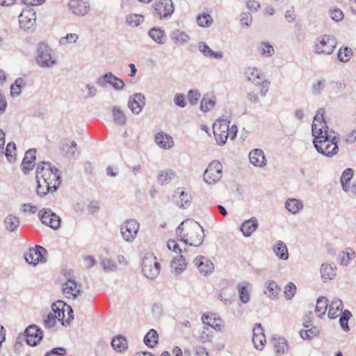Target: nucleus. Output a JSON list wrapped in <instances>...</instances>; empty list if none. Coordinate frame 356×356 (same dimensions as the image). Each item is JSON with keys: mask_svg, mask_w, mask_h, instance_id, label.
Here are the masks:
<instances>
[{"mask_svg": "<svg viewBox=\"0 0 356 356\" xmlns=\"http://www.w3.org/2000/svg\"><path fill=\"white\" fill-rule=\"evenodd\" d=\"M186 266L187 263L185 260V258L182 255H179L177 257H175L172 261L170 265L172 272L176 275L181 274L184 270H186Z\"/></svg>", "mask_w": 356, "mask_h": 356, "instance_id": "29", "label": "nucleus"}, {"mask_svg": "<svg viewBox=\"0 0 356 356\" xmlns=\"http://www.w3.org/2000/svg\"><path fill=\"white\" fill-rule=\"evenodd\" d=\"M79 36L76 33H69L66 36L63 37L60 39L59 42L60 44H66L69 42H76L78 40Z\"/></svg>", "mask_w": 356, "mask_h": 356, "instance_id": "64", "label": "nucleus"}, {"mask_svg": "<svg viewBox=\"0 0 356 356\" xmlns=\"http://www.w3.org/2000/svg\"><path fill=\"white\" fill-rule=\"evenodd\" d=\"M155 142L161 148L170 149L174 145L172 138L162 132L158 133L155 136Z\"/></svg>", "mask_w": 356, "mask_h": 356, "instance_id": "32", "label": "nucleus"}, {"mask_svg": "<svg viewBox=\"0 0 356 356\" xmlns=\"http://www.w3.org/2000/svg\"><path fill=\"white\" fill-rule=\"evenodd\" d=\"M197 49L205 57L216 59H221L223 58V52L213 51L204 42H199L197 43Z\"/></svg>", "mask_w": 356, "mask_h": 356, "instance_id": "27", "label": "nucleus"}, {"mask_svg": "<svg viewBox=\"0 0 356 356\" xmlns=\"http://www.w3.org/2000/svg\"><path fill=\"white\" fill-rule=\"evenodd\" d=\"M213 337V331L209 327H204L200 336L199 339L202 343L210 342Z\"/></svg>", "mask_w": 356, "mask_h": 356, "instance_id": "57", "label": "nucleus"}, {"mask_svg": "<svg viewBox=\"0 0 356 356\" xmlns=\"http://www.w3.org/2000/svg\"><path fill=\"white\" fill-rule=\"evenodd\" d=\"M252 342L257 350L263 348L266 342V337L261 323H257L253 329Z\"/></svg>", "mask_w": 356, "mask_h": 356, "instance_id": "22", "label": "nucleus"}, {"mask_svg": "<svg viewBox=\"0 0 356 356\" xmlns=\"http://www.w3.org/2000/svg\"><path fill=\"white\" fill-rule=\"evenodd\" d=\"M97 84L104 88L108 84L116 90H121L124 87V81L110 72L99 76L97 79Z\"/></svg>", "mask_w": 356, "mask_h": 356, "instance_id": "13", "label": "nucleus"}, {"mask_svg": "<svg viewBox=\"0 0 356 356\" xmlns=\"http://www.w3.org/2000/svg\"><path fill=\"white\" fill-rule=\"evenodd\" d=\"M245 75L247 79L260 88V95L266 97L270 85L267 79L261 80V72L255 67H248L245 69Z\"/></svg>", "mask_w": 356, "mask_h": 356, "instance_id": "4", "label": "nucleus"}, {"mask_svg": "<svg viewBox=\"0 0 356 356\" xmlns=\"http://www.w3.org/2000/svg\"><path fill=\"white\" fill-rule=\"evenodd\" d=\"M328 308V300L326 297L320 296L316 300V304L315 307V312L318 316L321 318L325 314V312Z\"/></svg>", "mask_w": 356, "mask_h": 356, "instance_id": "40", "label": "nucleus"}, {"mask_svg": "<svg viewBox=\"0 0 356 356\" xmlns=\"http://www.w3.org/2000/svg\"><path fill=\"white\" fill-rule=\"evenodd\" d=\"M343 307L342 301L337 298H334L328 305V317L332 319L337 318L343 312Z\"/></svg>", "mask_w": 356, "mask_h": 356, "instance_id": "24", "label": "nucleus"}, {"mask_svg": "<svg viewBox=\"0 0 356 356\" xmlns=\"http://www.w3.org/2000/svg\"><path fill=\"white\" fill-rule=\"evenodd\" d=\"M112 115L113 121L116 124L123 126L126 124V115L119 106H115L113 107Z\"/></svg>", "mask_w": 356, "mask_h": 356, "instance_id": "41", "label": "nucleus"}, {"mask_svg": "<svg viewBox=\"0 0 356 356\" xmlns=\"http://www.w3.org/2000/svg\"><path fill=\"white\" fill-rule=\"evenodd\" d=\"M296 291V286L293 282L288 283L284 287V296L287 300H291Z\"/></svg>", "mask_w": 356, "mask_h": 356, "instance_id": "62", "label": "nucleus"}, {"mask_svg": "<svg viewBox=\"0 0 356 356\" xmlns=\"http://www.w3.org/2000/svg\"><path fill=\"white\" fill-rule=\"evenodd\" d=\"M35 178L46 179L47 182L53 185V191H56L61 184L58 169L51 166L49 162L42 161L37 164Z\"/></svg>", "mask_w": 356, "mask_h": 356, "instance_id": "3", "label": "nucleus"}, {"mask_svg": "<svg viewBox=\"0 0 356 356\" xmlns=\"http://www.w3.org/2000/svg\"><path fill=\"white\" fill-rule=\"evenodd\" d=\"M175 177V172L172 170L168 169L161 170L158 175V181L160 184L164 185L169 183Z\"/></svg>", "mask_w": 356, "mask_h": 356, "instance_id": "44", "label": "nucleus"}, {"mask_svg": "<svg viewBox=\"0 0 356 356\" xmlns=\"http://www.w3.org/2000/svg\"><path fill=\"white\" fill-rule=\"evenodd\" d=\"M49 47L44 43H40L38 48L37 63L42 67H50L56 63L52 58Z\"/></svg>", "mask_w": 356, "mask_h": 356, "instance_id": "11", "label": "nucleus"}, {"mask_svg": "<svg viewBox=\"0 0 356 356\" xmlns=\"http://www.w3.org/2000/svg\"><path fill=\"white\" fill-rule=\"evenodd\" d=\"M273 346L277 353H284L287 348L286 341L283 337H273Z\"/></svg>", "mask_w": 356, "mask_h": 356, "instance_id": "52", "label": "nucleus"}, {"mask_svg": "<svg viewBox=\"0 0 356 356\" xmlns=\"http://www.w3.org/2000/svg\"><path fill=\"white\" fill-rule=\"evenodd\" d=\"M161 266L153 254H147L142 261V271L148 279H154L160 273Z\"/></svg>", "mask_w": 356, "mask_h": 356, "instance_id": "7", "label": "nucleus"}, {"mask_svg": "<svg viewBox=\"0 0 356 356\" xmlns=\"http://www.w3.org/2000/svg\"><path fill=\"white\" fill-rule=\"evenodd\" d=\"M23 85H24V80L21 77L17 78L10 86V95L13 97L19 96Z\"/></svg>", "mask_w": 356, "mask_h": 356, "instance_id": "55", "label": "nucleus"}, {"mask_svg": "<svg viewBox=\"0 0 356 356\" xmlns=\"http://www.w3.org/2000/svg\"><path fill=\"white\" fill-rule=\"evenodd\" d=\"M177 191H179V189ZM177 193L179 194V201L177 202V205L182 209L188 208L192 202L191 194L184 191L181 192L177 191Z\"/></svg>", "mask_w": 356, "mask_h": 356, "instance_id": "47", "label": "nucleus"}, {"mask_svg": "<svg viewBox=\"0 0 356 356\" xmlns=\"http://www.w3.org/2000/svg\"><path fill=\"white\" fill-rule=\"evenodd\" d=\"M159 334L157 332L151 329L144 337L143 341L145 344L149 347L153 348L158 343Z\"/></svg>", "mask_w": 356, "mask_h": 356, "instance_id": "42", "label": "nucleus"}, {"mask_svg": "<svg viewBox=\"0 0 356 356\" xmlns=\"http://www.w3.org/2000/svg\"><path fill=\"white\" fill-rule=\"evenodd\" d=\"M284 207L289 213L296 215L303 209L304 204L300 200L289 198L285 202Z\"/></svg>", "mask_w": 356, "mask_h": 356, "instance_id": "25", "label": "nucleus"}, {"mask_svg": "<svg viewBox=\"0 0 356 356\" xmlns=\"http://www.w3.org/2000/svg\"><path fill=\"white\" fill-rule=\"evenodd\" d=\"M197 23L201 27H209L213 23V18L209 14L204 13L197 15Z\"/></svg>", "mask_w": 356, "mask_h": 356, "instance_id": "53", "label": "nucleus"}, {"mask_svg": "<svg viewBox=\"0 0 356 356\" xmlns=\"http://www.w3.org/2000/svg\"><path fill=\"white\" fill-rule=\"evenodd\" d=\"M45 180L46 179L42 180L40 179H36V193L40 197L45 196L49 192H54L53 185L49 184V182H47Z\"/></svg>", "mask_w": 356, "mask_h": 356, "instance_id": "38", "label": "nucleus"}, {"mask_svg": "<svg viewBox=\"0 0 356 356\" xmlns=\"http://www.w3.org/2000/svg\"><path fill=\"white\" fill-rule=\"evenodd\" d=\"M220 125H218V123H213V134L216 138V140L217 143L220 145H223L225 144L227 138H228V132L225 133L224 131L219 130V127Z\"/></svg>", "mask_w": 356, "mask_h": 356, "instance_id": "45", "label": "nucleus"}, {"mask_svg": "<svg viewBox=\"0 0 356 356\" xmlns=\"http://www.w3.org/2000/svg\"><path fill=\"white\" fill-rule=\"evenodd\" d=\"M20 224L19 219L13 214L8 215L4 219L5 229L10 232H13L17 229Z\"/></svg>", "mask_w": 356, "mask_h": 356, "instance_id": "36", "label": "nucleus"}, {"mask_svg": "<svg viewBox=\"0 0 356 356\" xmlns=\"http://www.w3.org/2000/svg\"><path fill=\"white\" fill-rule=\"evenodd\" d=\"M68 7L75 15L84 16L90 10L88 0H70Z\"/></svg>", "mask_w": 356, "mask_h": 356, "instance_id": "18", "label": "nucleus"}, {"mask_svg": "<svg viewBox=\"0 0 356 356\" xmlns=\"http://www.w3.org/2000/svg\"><path fill=\"white\" fill-rule=\"evenodd\" d=\"M324 108H319L314 118L312 125L313 144L316 151L327 157H332L338 153L337 134L330 129L324 120Z\"/></svg>", "mask_w": 356, "mask_h": 356, "instance_id": "1", "label": "nucleus"}, {"mask_svg": "<svg viewBox=\"0 0 356 356\" xmlns=\"http://www.w3.org/2000/svg\"><path fill=\"white\" fill-rule=\"evenodd\" d=\"M258 226L257 218L252 217L241 224V231L245 236L248 237L258 228Z\"/></svg>", "mask_w": 356, "mask_h": 356, "instance_id": "26", "label": "nucleus"}, {"mask_svg": "<svg viewBox=\"0 0 356 356\" xmlns=\"http://www.w3.org/2000/svg\"><path fill=\"white\" fill-rule=\"evenodd\" d=\"M281 291L280 287L273 280H267L264 284V293L270 299H276Z\"/></svg>", "mask_w": 356, "mask_h": 356, "instance_id": "28", "label": "nucleus"}, {"mask_svg": "<svg viewBox=\"0 0 356 356\" xmlns=\"http://www.w3.org/2000/svg\"><path fill=\"white\" fill-rule=\"evenodd\" d=\"M140 228V224L134 219L126 220L120 225V234L123 240L127 243H132L136 238Z\"/></svg>", "mask_w": 356, "mask_h": 356, "instance_id": "8", "label": "nucleus"}, {"mask_svg": "<svg viewBox=\"0 0 356 356\" xmlns=\"http://www.w3.org/2000/svg\"><path fill=\"white\" fill-rule=\"evenodd\" d=\"M201 94L197 90H190L188 92V99L189 103L194 106L197 104L200 98Z\"/></svg>", "mask_w": 356, "mask_h": 356, "instance_id": "63", "label": "nucleus"}, {"mask_svg": "<svg viewBox=\"0 0 356 356\" xmlns=\"http://www.w3.org/2000/svg\"><path fill=\"white\" fill-rule=\"evenodd\" d=\"M330 17L331 19L335 22H341L343 19V13L341 9L336 7H332L330 8L329 10Z\"/></svg>", "mask_w": 356, "mask_h": 356, "instance_id": "58", "label": "nucleus"}, {"mask_svg": "<svg viewBox=\"0 0 356 356\" xmlns=\"http://www.w3.org/2000/svg\"><path fill=\"white\" fill-rule=\"evenodd\" d=\"M355 257V251L350 248H346L343 251L339 252L337 260L340 265L346 266Z\"/></svg>", "mask_w": 356, "mask_h": 356, "instance_id": "34", "label": "nucleus"}, {"mask_svg": "<svg viewBox=\"0 0 356 356\" xmlns=\"http://www.w3.org/2000/svg\"><path fill=\"white\" fill-rule=\"evenodd\" d=\"M148 35L156 43L163 44L166 42L164 31L160 28H152L148 31Z\"/></svg>", "mask_w": 356, "mask_h": 356, "instance_id": "39", "label": "nucleus"}, {"mask_svg": "<svg viewBox=\"0 0 356 356\" xmlns=\"http://www.w3.org/2000/svg\"><path fill=\"white\" fill-rule=\"evenodd\" d=\"M176 234L181 241L195 247L201 245L204 238L203 228L198 222L191 219L182 222L177 227Z\"/></svg>", "mask_w": 356, "mask_h": 356, "instance_id": "2", "label": "nucleus"}, {"mask_svg": "<svg viewBox=\"0 0 356 356\" xmlns=\"http://www.w3.org/2000/svg\"><path fill=\"white\" fill-rule=\"evenodd\" d=\"M352 316V314L349 310H344L340 316L339 323L340 326L344 332H348L350 330L348 326V321Z\"/></svg>", "mask_w": 356, "mask_h": 356, "instance_id": "51", "label": "nucleus"}, {"mask_svg": "<svg viewBox=\"0 0 356 356\" xmlns=\"http://www.w3.org/2000/svg\"><path fill=\"white\" fill-rule=\"evenodd\" d=\"M111 345L113 349L119 353L124 352L128 348L127 339L121 335H118L113 337L111 341Z\"/></svg>", "mask_w": 356, "mask_h": 356, "instance_id": "37", "label": "nucleus"}, {"mask_svg": "<svg viewBox=\"0 0 356 356\" xmlns=\"http://www.w3.org/2000/svg\"><path fill=\"white\" fill-rule=\"evenodd\" d=\"M47 254V250L40 245H36L31 248L24 254L25 261L31 265L36 266L40 262H45L46 259L44 255Z\"/></svg>", "mask_w": 356, "mask_h": 356, "instance_id": "14", "label": "nucleus"}, {"mask_svg": "<svg viewBox=\"0 0 356 356\" xmlns=\"http://www.w3.org/2000/svg\"><path fill=\"white\" fill-rule=\"evenodd\" d=\"M26 341L29 346H36L42 339L43 332L35 325H29L25 330Z\"/></svg>", "mask_w": 356, "mask_h": 356, "instance_id": "17", "label": "nucleus"}, {"mask_svg": "<svg viewBox=\"0 0 356 356\" xmlns=\"http://www.w3.org/2000/svg\"><path fill=\"white\" fill-rule=\"evenodd\" d=\"M102 266L106 272H113L117 269L115 262L110 259H105L102 261Z\"/></svg>", "mask_w": 356, "mask_h": 356, "instance_id": "60", "label": "nucleus"}, {"mask_svg": "<svg viewBox=\"0 0 356 356\" xmlns=\"http://www.w3.org/2000/svg\"><path fill=\"white\" fill-rule=\"evenodd\" d=\"M38 217L44 225L50 227L53 229H58L60 226V218L52 212L50 209L40 210Z\"/></svg>", "mask_w": 356, "mask_h": 356, "instance_id": "12", "label": "nucleus"}, {"mask_svg": "<svg viewBox=\"0 0 356 356\" xmlns=\"http://www.w3.org/2000/svg\"><path fill=\"white\" fill-rule=\"evenodd\" d=\"M61 150L65 156L70 159L76 158L79 154L77 151V144L75 141L63 143Z\"/></svg>", "mask_w": 356, "mask_h": 356, "instance_id": "35", "label": "nucleus"}, {"mask_svg": "<svg viewBox=\"0 0 356 356\" xmlns=\"http://www.w3.org/2000/svg\"><path fill=\"white\" fill-rule=\"evenodd\" d=\"M222 176V165L218 161H211L204 172V181L209 184L218 182Z\"/></svg>", "mask_w": 356, "mask_h": 356, "instance_id": "9", "label": "nucleus"}, {"mask_svg": "<svg viewBox=\"0 0 356 356\" xmlns=\"http://www.w3.org/2000/svg\"><path fill=\"white\" fill-rule=\"evenodd\" d=\"M35 19V13L32 10H23L19 15V27L24 31H33Z\"/></svg>", "mask_w": 356, "mask_h": 356, "instance_id": "15", "label": "nucleus"}, {"mask_svg": "<svg viewBox=\"0 0 356 356\" xmlns=\"http://www.w3.org/2000/svg\"><path fill=\"white\" fill-rule=\"evenodd\" d=\"M353 56V51L350 48L346 47L341 48L337 54L338 59L343 63L349 61Z\"/></svg>", "mask_w": 356, "mask_h": 356, "instance_id": "54", "label": "nucleus"}, {"mask_svg": "<svg viewBox=\"0 0 356 356\" xmlns=\"http://www.w3.org/2000/svg\"><path fill=\"white\" fill-rule=\"evenodd\" d=\"M202 321L204 324L207 325V327L213 328L216 330L220 331L222 327L221 323H217L216 318H212V315L209 316L207 314H203Z\"/></svg>", "mask_w": 356, "mask_h": 356, "instance_id": "46", "label": "nucleus"}, {"mask_svg": "<svg viewBox=\"0 0 356 356\" xmlns=\"http://www.w3.org/2000/svg\"><path fill=\"white\" fill-rule=\"evenodd\" d=\"M337 42L335 37L330 35H324L318 39L315 45V53L321 54H331Z\"/></svg>", "mask_w": 356, "mask_h": 356, "instance_id": "10", "label": "nucleus"}, {"mask_svg": "<svg viewBox=\"0 0 356 356\" xmlns=\"http://www.w3.org/2000/svg\"><path fill=\"white\" fill-rule=\"evenodd\" d=\"M258 51L263 56L270 57L273 55L275 51L270 43L264 42L258 47Z\"/></svg>", "mask_w": 356, "mask_h": 356, "instance_id": "50", "label": "nucleus"}, {"mask_svg": "<svg viewBox=\"0 0 356 356\" xmlns=\"http://www.w3.org/2000/svg\"><path fill=\"white\" fill-rule=\"evenodd\" d=\"M193 263L199 273L204 276L211 275L214 270L213 262L204 256L200 255L196 257Z\"/></svg>", "mask_w": 356, "mask_h": 356, "instance_id": "16", "label": "nucleus"}, {"mask_svg": "<svg viewBox=\"0 0 356 356\" xmlns=\"http://www.w3.org/2000/svg\"><path fill=\"white\" fill-rule=\"evenodd\" d=\"M251 288L252 286L250 283L248 282L240 283L237 285L239 299L244 304H246L250 301V291Z\"/></svg>", "mask_w": 356, "mask_h": 356, "instance_id": "30", "label": "nucleus"}, {"mask_svg": "<svg viewBox=\"0 0 356 356\" xmlns=\"http://www.w3.org/2000/svg\"><path fill=\"white\" fill-rule=\"evenodd\" d=\"M36 149L32 148L28 149L24 154V159L21 164V168L23 172L26 175L30 170H33L35 166Z\"/></svg>", "mask_w": 356, "mask_h": 356, "instance_id": "21", "label": "nucleus"}, {"mask_svg": "<svg viewBox=\"0 0 356 356\" xmlns=\"http://www.w3.org/2000/svg\"><path fill=\"white\" fill-rule=\"evenodd\" d=\"M250 163L254 166L263 167L266 165V159L264 152L260 149H254L249 154Z\"/></svg>", "mask_w": 356, "mask_h": 356, "instance_id": "23", "label": "nucleus"}, {"mask_svg": "<svg viewBox=\"0 0 356 356\" xmlns=\"http://www.w3.org/2000/svg\"><path fill=\"white\" fill-rule=\"evenodd\" d=\"M62 291L66 298L74 300L81 292V285H78L76 281L70 280L63 284Z\"/></svg>", "mask_w": 356, "mask_h": 356, "instance_id": "20", "label": "nucleus"}, {"mask_svg": "<svg viewBox=\"0 0 356 356\" xmlns=\"http://www.w3.org/2000/svg\"><path fill=\"white\" fill-rule=\"evenodd\" d=\"M15 143L13 142L8 143L6 147L5 155L9 161H11L15 159Z\"/></svg>", "mask_w": 356, "mask_h": 356, "instance_id": "59", "label": "nucleus"}, {"mask_svg": "<svg viewBox=\"0 0 356 356\" xmlns=\"http://www.w3.org/2000/svg\"><path fill=\"white\" fill-rule=\"evenodd\" d=\"M174 11L172 0H159L154 3L152 15L160 20H168Z\"/></svg>", "mask_w": 356, "mask_h": 356, "instance_id": "6", "label": "nucleus"}, {"mask_svg": "<svg viewBox=\"0 0 356 356\" xmlns=\"http://www.w3.org/2000/svg\"><path fill=\"white\" fill-rule=\"evenodd\" d=\"M215 104L214 99L210 98L208 95H204L200 102V109L202 111L207 113L214 107Z\"/></svg>", "mask_w": 356, "mask_h": 356, "instance_id": "49", "label": "nucleus"}, {"mask_svg": "<svg viewBox=\"0 0 356 356\" xmlns=\"http://www.w3.org/2000/svg\"><path fill=\"white\" fill-rule=\"evenodd\" d=\"M56 318L57 317L54 313L48 314L47 316L44 318V326L48 329L54 327L56 323Z\"/></svg>", "mask_w": 356, "mask_h": 356, "instance_id": "61", "label": "nucleus"}, {"mask_svg": "<svg viewBox=\"0 0 356 356\" xmlns=\"http://www.w3.org/2000/svg\"><path fill=\"white\" fill-rule=\"evenodd\" d=\"M53 312L56 316V318L64 326L70 325V322L74 318L72 308L62 300L54 302L51 305Z\"/></svg>", "mask_w": 356, "mask_h": 356, "instance_id": "5", "label": "nucleus"}, {"mask_svg": "<svg viewBox=\"0 0 356 356\" xmlns=\"http://www.w3.org/2000/svg\"><path fill=\"white\" fill-rule=\"evenodd\" d=\"M145 105V97L142 93H135L128 102V107L134 114H139Z\"/></svg>", "mask_w": 356, "mask_h": 356, "instance_id": "19", "label": "nucleus"}, {"mask_svg": "<svg viewBox=\"0 0 356 356\" xmlns=\"http://www.w3.org/2000/svg\"><path fill=\"white\" fill-rule=\"evenodd\" d=\"M143 20V15L136 14L129 15L126 19L127 23L133 27L138 26Z\"/></svg>", "mask_w": 356, "mask_h": 356, "instance_id": "56", "label": "nucleus"}, {"mask_svg": "<svg viewBox=\"0 0 356 356\" xmlns=\"http://www.w3.org/2000/svg\"><path fill=\"white\" fill-rule=\"evenodd\" d=\"M319 329L316 326H311L306 330L300 331V336L304 340H311L319 334Z\"/></svg>", "mask_w": 356, "mask_h": 356, "instance_id": "48", "label": "nucleus"}, {"mask_svg": "<svg viewBox=\"0 0 356 356\" xmlns=\"http://www.w3.org/2000/svg\"><path fill=\"white\" fill-rule=\"evenodd\" d=\"M337 267L334 264H323L321 267V277L324 282L329 281L336 276Z\"/></svg>", "mask_w": 356, "mask_h": 356, "instance_id": "31", "label": "nucleus"}, {"mask_svg": "<svg viewBox=\"0 0 356 356\" xmlns=\"http://www.w3.org/2000/svg\"><path fill=\"white\" fill-rule=\"evenodd\" d=\"M273 250L280 259L287 260L289 259L288 248L283 241H277L273 245Z\"/></svg>", "mask_w": 356, "mask_h": 356, "instance_id": "33", "label": "nucleus"}, {"mask_svg": "<svg viewBox=\"0 0 356 356\" xmlns=\"http://www.w3.org/2000/svg\"><path fill=\"white\" fill-rule=\"evenodd\" d=\"M170 38L175 43L179 44L187 43L190 39L188 35L186 33L180 30L173 31L170 35Z\"/></svg>", "mask_w": 356, "mask_h": 356, "instance_id": "43", "label": "nucleus"}]
</instances>
